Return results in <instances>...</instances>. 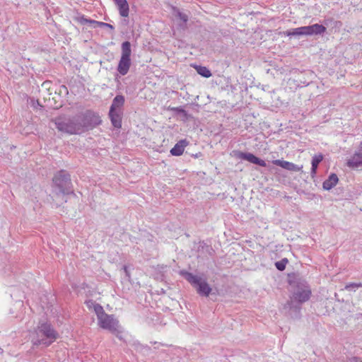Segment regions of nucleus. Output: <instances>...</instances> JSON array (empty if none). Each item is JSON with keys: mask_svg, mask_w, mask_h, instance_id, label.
Here are the masks:
<instances>
[{"mask_svg": "<svg viewBox=\"0 0 362 362\" xmlns=\"http://www.w3.org/2000/svg\"><path fill=\"white\" fill-rule=\"evenodd\" d=\"M58 337V332L50 323L40 321L35 329V336L32 338L31 341L34 346H43L47 347L54 342Z\"/></svg>", "mask_w": 362, "mask_h": 362, "instance_id": "obj_1", "label": "nucleus"}, {"mask_svg": "<svg viewBox=\"0 0 362 362\" xmlns=\"http://www.w3.org/2000/svg\"><path fill=\"white\" fill-rule=\"evenodd\" d=\"M311 291L309 286L305 284H298L296 290L293 293L291 300L287 301L284 308H288L290 310L293 309L298 314L300 313V305L306 302L310 299Z\"/></svg>", "mask_w": 362, "mask_h": 362, "instance_id": "obj_2", "label": "nucleus"}, {"mask_svg": "<svg viewBox=\"0 0 362 362\" xmlns=\"http://www.w3.org/2000/svg\"><path fill=\"white\" fill-rule=\"evenodd\" d=\"M54 124L56 128L62 132L69 134H81V123L77 115L71 117H59L55 118Z\"/></svg>", "mask_w": 362, "mask_h": 362, "instance_id": "obj_3", "label": "nucleus"}, {"mask_svg": "<svg viewBox=\"0 0 362 362\" xmlns=\"http://www.w3.org/2000/svg\"><path fill=\"white\" fill-rule=\"evenodd\" d=\"M180 274L196 289L200 296L208 297L209 296L212 289L206 281L186 270L180 271Z\"/></svg>", "mask_w": 362, "mask_h": 362, "instance_id": "obj_4", "label": "nucleus"}, {"mask_svg": "<svg viewBox=\"0 0 362 362\" xmlns=\"http://www.w3.org/2000/svg\"><path fill=\"white\" fill-rule=\"evenodd\" d=\"M52 181L54 188L59 191V192H57V195L59 194L64 195L74 194L71 175L67 171L64 170L58 171L54 175Z\"/></svg>", "mask_w": 362, "mask_h": 362, "instance_id": "obj_5", "label": "nucleus"}, {"mask_svg": "<svg viewBox=\"0 0 362 362\" xmlns=\"http://www.w3.org/2000/svg\"><path fill=\"white\" fill-rule=\"evenodd\" d=\"M124 97L122 95H117L114 98L110 107L108 115L112 126L117 129L122 127V111L121 107L124 105Z\"/></svg>", "mask_w": 362, "mask_h": 362, "instance_id": "obj_6", "label": "nucleus"}, {"mask_svg": "<svg viewBox=\"0 0 362 362\" xmlns=\"http://www.w3.org/2000/svg\"><path fill=\"white\" fill-rule=\"evenodd\" d=\"M98 325L103 329H107L112 334L115 335L119 340H122V329L119 320L115 317L114 315L106 313L100 317L98 320Z\"/></svg>", "mask_w": 362, "mask_h": 362, "instance_id": "obj_7", "label": "nucleus"}, {"mask_svg": "<svg viewBox=\"0 0 362 362\" xmlns=\"http://www.w3.org/2000/svg\"><path fill=\"white\" fill-rule=\"evenodd\" d=\"M326 27L323 25L315 23L311 25L292 28L285 31L284 34L286 36H310L313 35H322L326 31Z\"/></svg>", "mask_w": 362, "mask_h": 362, "instance_id": "obj_8", "label": "nucleus"}, {"mask_svg": "<svg viewBox=\"0 0 362 362\" xmlns=\"http://www.w3.org/2000/svg\"><path fill=\"white\" fill-rule=\"evenodd\" d=\"M78 117L81 126V133L93 129L102 122L99 115L91 110H88L84 114L78 115Z\"/></svg>", "mask_w": 362, "mask_h": 362, "instance_id": "obj_9", "label": "nucleus"}, {"mask_svg": "<svg viewBox=\"0 0 362 362\" xmlns=\"http://www.w3.org/2000/svg\"><path fill=\"white\" fill-rule=\"evenodd\" d=\"M122 55L117 68V71L122 76L126 75L131 66V43L125 41L122 44Z\"/></svg>", "mask_w": 362, "mask_h": 362, "instance_id": "obj_10", "label": "nucleus"}, {"mask_svg": "<svg viewBox=\"0 0 362 362\" xmlns=\"http://www.w3.org/2000/svg\"><path fill=\"white\" fill-rule=\"evenodd\" d=\"M237 156H238V158L243 159V160H247L251 163H254V164L258 165L262 167L267 166V163L264 160L257 157L256 156H255L254 154H252L251 153L239 151L238 153Z\"/></svg>", "mask_w": 362, "mask_h": 362, "instance_id": "obj_11", "label": "nucleus"}, {"mask_svg": "<svg viewBox=\"0 0 362 362\" xmlns=\"http://www.w3.org/2000/svg\"><path fill=\"white\" fill-rule=\"evenodd\" d=\"M347 165L352 168L362 167V142L358 150L347 161Z\"/></svg>", "mask_w": 362, "mask_h": 362, "instance_id": "obj_12", "label": "nucleus"}, {"mask_svg": "<svg viewBox=\"0 0 362 362\" xmlns=\"http://www.w3.org/2000/svg\"><path fill=\"white\" fill-rule=\"evenodd\" d=\"M272 162L274 165H276L277 166H280L284 169H286L289 171H293V172H298L303 168V166L300 167L293 163L286 161V160H274Z\"/></svg>", "mask_w": 362, "mask_h": 362, "instance_id": "obj_13", "label": "nucleus"}, {"mask_svg": "<svg viewBox=\"0 0 362 362\" xmlns=\"http://www.w3.org/2000/svg\"><path fill=\"white\" fill-rule=\"evenodd\" d=\"M189 142L186 139L179 141L170 150V153L175 156H181L185 148L188 145Z\"/></svg>", "mask_w": 362, "mask_h": 362, "instance_id": "obj_14", "label": "nucleus"}, {"mask_svg": "<svg viewBox=\"0 0 362 362\" xmlns=\"http://www.w3.org/2000/svg\"><path fill=\"white\" fill-rule=\"evenodd\" d=\"M339 182V178L335 173H332L329 175L327 179H326L322 183V187L325 190H330Z\"/></svg>", "mask_w": 362, "mask_h": 362, "instance_id": "obj_15", "label": "nucleus"}, {"mask_svg": "<svg viewBox=\"0 0 362 362\" xmlns=\"http://www.w3.org/2000/svg\"><path fill=\"white\" fill-rule=\"evenodd\" d=\"M115 3L118 6L120 16L127 17L129 16V7L127 0H118Z\"/></svg>", "mask_w": 362, "mask_h": 362, "instance_id": "obj_16", "label": "nucleus"}, {"mask_svg": "<svg viewBox=\"0 0 362 362\" xmlns=\"http://www.w3.org/2000/svg\"><path fill=\"white\" fill-rule=\"evenodd\" d=\"M323 160V155L320 153L318 155H315L311 161V172L310 174L312 177H314L317 173V167L320 163Z\"/></svg>", "mask_w": 362, "mask_h": 362, "instance_id": "obj_17", "label": "nucleus"}, {"mask_svg": "<svg viewBox=\"0 0 362 362\" xmlns=\"http://www.w3.org/2000/svg\"><path fill=\"white\" fill-rule=\"evenodd\" d=\"M177 17L180 18L181 21V23H179V26L182 30H185L187 28V23L188 21V16L184 13H182L180 11H177V13L176 15Z\"/></svg>", "mask_w": 362, "mask_h": 362, "instance_id": "obj_18", "label": "nucleus"}, {"mask_svg": "<svg viewBox=\"0 0 362 362\" xmlns=\"http://www.w3.org/2000/svg\"><path fill=\"white\" fill-rule=\"evenodd\" d=\"M195 69L197 72L203 77L209 78L211 76L210 70L206 66H196Z\"/></svg>", "mask_w": 362, "mask_h": 362, "instance_id": "obj_19", "label": "nucleus"}, {"mask_svg": "<svg viewBox=\"0 0 362 362\" xmlns=\"http://www.w3.org/2000/svg\"><path fill=\"white\" fill-rule=\"evenodd\" d=\"M288 262L287 258H283L280 261L275 262V267L279 271L282 272L285 269Z\"/></svg>", "mask_w": 362, "mask_h": 362, "instance_id": "obj_20", "label": "nucleus"}, {"mask_svg": "<svg viewBox=\"0 0 362 362\" xmlns=\"http://www.w3.org/2000/svg\"><path fill=\"white\" fill-rule=\"evenodd\" d=\"M94 311L97 315L98 320L100 319V317H103V315L106 314L103 306H101L100 304H95L94 305Z\"/></svg>", "mask_w": 362, "mask_h": 362, "instance_id": "obj_21", "label": "nucleus"}, {"mask_svg": "<svg viewBox=\"0 0 362 362\" xmlns=\"http://www.w3.org/2000/svg\"><path fill=\"white\" fill-rule=\"evenodd\" d=\"M359 286H361L360 284L351 283L345 286V289L348 291H352L353 289L358 288Z\"/></svg>", "mask_w": 362, "mask_h": 362, "instance_id": "obj_22", "label": "nucleus"}, {"mask_svg": "<svg viewBox=\"0 0 362 362\" xmlns=\"http://www.w3.org/2000/svg\"><path fill=\"white\" fill-rule=\"evenodd\" d=\"M77 21L81 25H86L89 23V19L86 18L84 16L77 18Z\"/></svg>", "mask_w": 362, "mask_h": 362, "instance_id": "obj_23", "label": "nucleus"}, {"mask_svg": "<svg viewBox=\"0 0 362 362\" xmlns=\"http://www.w3.org/2000/svg\"><path fill=\"white\" fill-rule=\"evenodd\" d=\"M99 27L100 28H108L109 29H110L112 30H114V29H115V28L113 27L112 25L107 23L100 22V21Z\"/></svg>", "mask_w": 362, "mask_h": 362, "instance_id": "obj_24", "label": "nucleus"}, {"mask_svg": "<svg viewBox=\"0 0 362 362\" xmlns=\"http://www.w3.org/2000/svg\"><path fill=\"white\" fill-rule=\"evenodd\" d=\"M31 105H32V107H33L34 109H37V108H38V107H42V106L40 104V103H39L38 100H35V99H33H33H31Z\"/></svg>", "mask_w": 362, "mask_h": 362, "instance_id": "obj_25", "label": "nucleus"}, {"mask_svg": "<svg viewBox=\"0 0 362 362\" xmlns=\"http://www.w3.org/2000/svg\"><path fill=\"white\" fill-rule=\"evenodd\" d=\"M88 24L92 26L93 28H97L99 27L100 21L89 19V23H88Z\"/></svg>", "mask_w": 362, "mask_h": 362, "instance_id": "obj_26", "label": "nucleus"}, {"mask_svg": "<svg viewBox=\"0 0 362 362\" xmlns=\"http://www.w3.org/2000/svg\"><path fill=\"white\" fill-rule=\"evenodd\" d=\"M171 110L177 114H181V112H185V110L182 107H173Z\"/></svg>", "mask_w": 362, "mask_h": 362, "instance_id": "obj_27", "label": "nucleus"}, {"mask_svg": "<svg viewBox=\"0 0 362 362\" xmlns=\"http://www.w3.org/2000/svg\"><path fill=\"white\" fill-rule=\"evenodd\" d=\"M349 362H362V360L358 357H352L349 359Z\"/></svg>", "mask_w": 362, "mask_h": 362, "instance_id": "obj_28", "label": "nucleus"}, {"mask_svg": "<svg viewBox=\"0 0 362 362\" xmlns=\"http://www.w3.org/2000/svg\"><path fill=\"white\" fill-rule=\"evenodd\" d=\"M181 115H182L185 118L188 117V114L185 110V112H181Z\"/></svg>", "mask_w": 362, "mask_h": 362, "instance_id": "obj_29", "label": "nucleus"}, {"mask_svg": "<svg viewBox=\"0 0 362 362\" xmlns=\"http://www.w3.org/2000/svg\"><path fill=\"white\" fill-rule=\"evenodd\" d=\"M124 269L125 272L127 274V267L124 266Z\"/></svg>", "mask_w": 362, "mask_h": 362, "instance_id": "obj_30", "label": "nucleus"}, {"mask_svg": "<svg viewBox=\"0 0 362 362\" xmlns=\"http://www.w3.org/2000/svg\"><path fill=\"white\" fill-rule=\"evenodd\" d=\"M3 352V350L1 348H0V353H2Z\"/></svg>", "mask_w": 362, "mask_h": 362, "instance_id": "obj_31", "label": "nucleus"}, {"mask_svg": "<svg viewBox=\"0 0 362 362\" xmlns=\"http://www.w3.org/2000/svg\"><path fill=\"white\" fill-rule=\"evenodd\" d=\"M3 352V350L1 348H0V353H2Z\"/></svg>", "mask_w": 362, "mask_h": 362, "instance_id": "obj_32", "label": "nucleus"}, {"mask_svg": "<svg viewBox=\"0 0 362 362\" xmlns=\"http://www.w3.org/2000/svg\"><path fill=\"white\" fill-rule=\"evenodd\" d=\"M194 156L195 158H197V157H198V155H197V154H196V155H194Z\"/></svg>", "mask_w": 362, "mask_h": 362, "instance_id": "obj_33", "label": "nucleus"}]
</instances>
